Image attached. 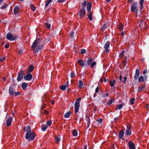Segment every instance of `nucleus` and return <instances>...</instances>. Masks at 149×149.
Here are the masks:
<instances>
[{
	"instance_id": "obj_56",
	"label": "nucleus",
	"mask_w": 149,
	"mask_h": 149,
	"mask_svg": "<svg viewBox=\"0 0 149 149\" xmlns=\"http://www.w3.org/2000/svg\"><path fill=\"white\" fill-rule=\"evenodd\" d=\"M24 49V48H23L21 50H19V54L22 53L23 52V50Z\"/></svg>"
},
{
	"instance_id": "obj_43",
	"label": "nucleus",
	"mask_w": 149,
	"mask_h": 149,
	"mask_svg": "<svg viewBox=\"0 0 149 149\" xmlns=\"http://www.w3.org/2000/svg\"><path fill=\"white\" fill-rule=\"evenodd\" d=\"M81 53L82 54H84L86 52V50L84 49H81L80 50Z\"/></svg>"
},
{
	"instance_id": "obj_3",
	"label": "nucleus",
	"mask_w": 149,
	"mask_h": 149,
	"mask_svg": "<svg viewBox=\"0 0 149 149\" xmlns=\"http://www.w3.org/2000/svg\"><path fill=\"white\" fill-rule=\"evenodd\" d=\"M81 100L80 97L78 98L76 100L74 106L75 110L74 112L75 113H77L78 112V110L79 108L80 102Z\"/></svg>"
},
{
	"instance_id": "obj_7",
	"label": "nucleus",
	"mask_w": 149,
	"mask_h": 149,
	"mask_svg": "<svg viewBox=\"0 0 149 149\" xmlns=\"http://www.w3.org/2000/svg\"><path fill=\"white\" fill-rule=\"evenodd\" d=\"M32 76L31 74L29 73L24 77L25 80L28 81H30L32 78Z\"/></svg>"
},
{
	"instance_id": "obj_16",
	"label": "nucleus",
	"mask_w": 149,
	"mask_h": 149,
	"mask_svg": "<svg viewBox=\"0 0 149 149\" xmlns=\"http://www.w3.org/2000/svg\"><path fill=\"white\" fill-rule=\"evenodd\" d=\"M124 135V132L123 131H120L118 135L120 139H123Z\"/></svg>"
},
{
	"instance_id": "obj_15",
	"label": "nucleus",
	"mask_w": 149,
	"mask_h": 149,
	"mask_svg": "<svg viewBox=\"0 0 149 149\" xmlns=\"http://www.w3.org/2000/svg\"><path fill=\"white\" fill-rule=\"evenodd\" d=\"M21 86L24 90H25L28 86V84L27 83L24 82L22 84Z\"/></svg>"
},
{
	"instance_id": "obj_22",
	"label": "nucleus",
	"mask_w": 149,
	"mask_h": 149,
	"mask_svg": "<svg viewBox=\"0 0 149 149\" xmlns=\"http://www.w3.org/2000/svg\"><path fill=\"white\" fill-rule=\"evenodd\" d=\"M78 63L81 66H84L85 64H84V62L81 60H79L78 61Z\"/></svg>"
},
{
	"instance_id": "obj_62",
	"label": "nucleus",
	"mask_w": 149,
	"mask_h": 149,
	"mask_svg": "<svg viewBox=\"0 0 149 149\" xmlns=\"http://www.w3.org/2000/svg\"><path fill=\"white\" fill-rule=\"evenodd\" d=\"M19 95V92H17L15 93V95L17 96V95Z\"/></svg>"
},
{
	"instance_id": "obj_57",
	"label": "nucleus",
	"mask_w": 149,
	"mask_h": 149,
	"mask_svg": "<svg viewBox=\"0 0 149 149\" xmlns=\"http://www.w3.org/2000/svg\"><path fill=\"white\" fill-rule=\"evenodd\" d=\"M147 70L146 69H144L143 72V74H145L147 72Z\"/></svg>"
},
{
	"instance_id": "obj_12",
	"label": "nucleus",
	"mask_w": 149,
	"mask_h": 149,
	"mask_svg": "<svg viewBox=\"0 0 149 149\" xmlns=\"http://www.w3.org/2000/svg\"><path fill=\"white\" fill-rule=\"evenodd\" d=\"M92 6V3L91 2H88V3L87 5V10L88 12L90 13L91 12V9Z\"/></svg>"
},
{
	"instance_id": "obj_13",
	"label": "nucleus",
	"mask_w": 149,
	"mask_h": 149,
	"mask_svg": "<svg viewBox=\"0 0 149 149\" xmlns=\"http://www.w3.org/2000/svg\"><path fill=\"white\" fill-rule=\"evenodd\" d=\"M109 26V25L107 24L106 23L104 24L101 28V30L102 31H104L106 29H107Z\"/></svg>"
},
{
	"instance_id": "obj_46",
	"label": "nucleus",
	"mask_w": 149,
	"mask_h": 149,
	"mask_svg": "<svg viewBox=\"0 0 149 149\" xmlns=\"http://www.w3.org/2000/svg\"><path fill=\"white\" fill-rule=\"evenodd\" d=\"M9 43H7L4 46V47L5 48L7 49L9 47Z\"/></svg>"
},
{
	"instance_id": "obj_6",
	"label": "nucleus",
	"mask_w": 149,
	"mask_h": 149,
	"mask_svg": "<svg viewBox=\"0 0 149 149\" xmlns=\"http://www.w3.org/2000/svg\"><path fill=\"white\" fill-rule=\"evenodd\" d=\"M110 45V42L109 41H107L105 43L104 48L105 49V50L106 53H108L109 52V49H108Z\"/></svg>"
},
{
	"instance_id": "obj_53",
	"label": "nucleus",
	"mask_w": 149,
	"mask_h": 149,
	"mask_svg": "<svg viewBox=\"0 0 149 149\" xmlns=\"http://www.w3.org/2000/svg\"><path fill=\"white\" fill-rule=\"evenodd\" d=\"M65 0H58L57 2L59 3H62L64 2Z\"/></svg>"
},
{
	"instance_id": "obj_34",
	"label": "nucleus",
	"mask_w": 149,
	"mask_h": 149,
	"mask_svg": "<svg viewBox=\"0 0 149 149\" xmlns=\"http://www.w3.org/2000/svg\"><path fill=\"white\" fill-rule=\"evenodd\" d=\"M90 13L88 15V17L90 20H91L93 19L92 15L91 13Z\"/></svg>"
},
{
	"instance_id": "obj_33",
	"label": "nucleus",
	"mask_w": 149,
	"mask_h": 149,
	"mask_svg": "<svg viewBox=\"0 0 149 149\" xmlns=\"http://www.w3.org/2000/svg\"><path fill=\"white\" fill-rule=\"evenodd\" d=\"M30 7L31 9L33 11H34L36 10V7L35 6L32 4H31L30 5Z\"/></svg>"
},
{
	"instance_id": "obj_45",
	"label": "nucleus",
	"mask_w": 149,
	"mask_h": 149,
	"mask_svg": "<svg viewBox=\"0 0 149 149\" xmlns=\"http://www.w3.org/2000/svg\"><path fill=\"white\" fill-rule=\"evenodd\" d=\"M127 77H124V80H123L122 81V82L123 83H125L126 80H127Z\"/></svg>"
},
{
	"instance_id": "obj_9",
	"label": "nucleus",
	"mask_w": 149,
	"mask_h": 149,
	"mask_svg": "<svg viewBox=\"0 0 149 149\" xmlns=\"http://www.w3.org/2000/svg\"><path fill=\"white\" fill-rule=\"evenodd\" d=\"M137 7V4L136 3L134 2L133 4L132 5L131 7V11H134L136 9Z\"/></svg>"
},
{
	"instance_id": "obj_20",
	"label": "nucleus",
	"mask_w": 149,
	"mask_h": 149,
	"mask_svg": "<svg viewBox=\"0 0 149 149\" xmlns=\"http://www.w3.org/2000/svg\"><path fill=\"white\" fill-rule=\"evenodd\" d=\"M93 61V59L92 58H90L87 61L86 64L85 65V66H86L87 65H90L91 62Z\"/></svg>"
},
{
	"instance_id": "obj_40",
	"label": "nucleus",
	"mask_w": 149,
	"mask_h": 149,
	"mask_svg": "<svg viewBox=\"0 0 149 149\" xmlns=\"http://www.w3.org/2000/svg\"><path fill=\"white\" fill-rule=\"evenodd\" d=\"M6 59V57H3L0 58V61L2 62L3 61Z\"/></svg>"
},
{
	"instance_id": "obj_11",
	"label": "nucleus",
	"mask_w": 149,
	"mask_h": 149,
	"mask_svg": "<svg viewBox=\"0 0 149 149\" xmlns=\"http://www.w3.org/2000/svg\"><path fill=\"white\" fill-rule=\"evenodd\" d=\"M15 92V91H13V88L12 86H10L9 88V93L10 95H13L14 93Z\"/></svg>"
},
{
	"instance_id": "obj_28",
	"label": "nucleus",
	"mask_w": 149,
	"mask_h": 149,
	"mask_svg": "<svg viewBox=\"0 0 149 149\" xmlns=\"http://www.w3.org/2000/svg\"><path fill=\"white\" fill-rule=\"evenodd\" d=\"M73 135L74 136H77L78 135L77 131L75 130H73L72 131Z\"/></svg>"
},
{
	"instance_id": "obj_49",
	"label": "nucleus",
	"mask_w": 149,
	"mask_h": 149,
	"mask_svg": "<svg viewBox=\"0 0 149 149\" xmlns=\"http://www.w3.org/2000/svg\"><path fill=\"white\" fill-rule=\"evenodd\" d=\"M110 85L111 86H113L114 85V83L113 82H112L111 81H110Z\"/></svg>"
},
{
	"instance_id": "obj_4",
	"label": "nucleus",
	"mask_w": 149,
	"mask_h": 149,
	"mask_svg": "<svg viewBox=\"0 0 149 149\" xmlns=\"http://www.w3.org/2000/svg\"><path fill=\"white\" fill-rule=\"evenodd\" d=\"M18 38L17 36H13L12 34L10 33H8L6 35V38L7 39L11 40H15Z\"/></svg>"
},
{
	"instance_id": "obj_61",
	"label": "nucleus",
	"mask_w": 149,
	"mask_h": 149,
	"mask_svg": "<svg viewBox=\"0 0 149 149\" xmlns=\"http://www.w3.org/2000/svg\"><path fill=\"white\" fill-rule=\"evenodd\" d=\"M143 89L142 88H139L138 91H142Z\"/></svg>"
},
{
	"instance_id": "obj_58",
	"label": "nucleus",
	"mask_w": 149,
	"mask_h": 149,
	"mask_svg": "<svg viewBox=\"0 0 149 149\" xmlns=\"http://www.w3.org/2000/svg\"><path fill=\"white\" fill-rule=\"evenodd\" d=\"M50 40H51L50 38H49L48 40H47V39H45V42H47L48 41H49Z\"/></svg>"
},
{
	"instance_id": "obj_51",
	"label": "nucleus",
	"mask_w": 149,
	"mask_h": 149,
	"mask_svg": "<svg viewBox=\"0 0 149 149\" xmlns=\"http://www.w3.org/2000/svg\"><path fill=\"white\" fill-rule=\"evenodd\" d=\"M144 0H140L139 1L140 4L141 5H143Z\"/></svg>"
},
{
	"instance_id": "obj_63",
	"label": "nucleus",
	"mask_w": 149,
	"mask_h": 149,
	"mask_svg": "<svg viewBox=\"0 0 149 149\" xmlns=\"http://www.w3.org/2000/svg\"><path fill=\"white\" fill-rule=\"evenodd\" d=\"M2 79L3 81H5L6 80V77H3Z\"/></svg>"
},
{
	"instance_id": "obj_39",
	"label": "nucleus",
	"mask_w": 149,
	"mask_h": 149,
	"mask_svg": "<svg viewBox=\"0 0 149 149\" xmlns=\"http://www.w3.org/2000/svg\"><path fill=\"white\" fill-rule=\"evenodd\" d=\"M123 25V24H120L119 26V29L120 30L122 31Z\"/></svg>"
},
{
	"instance_id": "obj_31",
	"label": "nucleus",
	"mask_w": 149,
	"mask_h": 149,
	"mask_svg": "<svg viewBox=\"0 0 149 149\" xmlns=\"http://www.w3.org/2000/svg\"><path fill=\"white\" fill-rule=\"evenodd\" d=\"M87 2L85 0L84 3L81 4L82 8L85 9V7L86 6Z\"/></svg>"
},
{
	"instance_id": "obj_2",
	"label": "nucleus",
	"mask_w": 149,
	"mask_h": 149,
	"mask_svg": "<svg viewBox=\"0 0 149 149\" xmlns=\"http://www.w3.org/2000/svg\"><path fill=\"white\" fill-rule=\"evenodd\" d=\"M25 138L28 141L33 140L35 139V134L34 132H27L26 134Z\"/></svg>"
},
{
	"instance_id": "obj_17",
	"label": "nucleus",
	"mask_w": 149,
	"mask_h": 149,
	"mask_svg": "<svg viewBox=\"0 0 149 149\" xmlns=\"http://www.w3.org/2000/svg\"><path fill=\"white\" fill-rule=\"evenodd\" d=\"M126 134L127 135H130L131 134V131L130 130V128L129 127L127 126V129L125 131Z\"/></svg>"
},
{
	"instance_id": "obj_37",
	"label": "nucleus",
	"mask_w": 149,
	"mask_h": 149,
	"mask_svg": "<svg viewBox=\"0 0 149 149\" xmlns=\"http://www.w3.org/2000/svg\"><path fill=\"white\" fill-rule=\"evenodd\" d=\"M45 25L46 26V27L48 29H50L51 28V25L47 23H45Z\"/></svg>"
},
{
	"instance_id": "obj_47",
	"label": "nucleus",
	"mask_w": 149,
	"mask_h": 149,
	"mask_svg": "<svg viewBox=\"0 0 149 149\" xmlns=\"http://www.w3.org/2000/svg\"><path fill=\"white\" fill-rule=\"evenodd\" d=\"M7 7V6L6 5H4L2 6L1 8V9H5Z\"/></svg>"
},
{
	"instance_id": "obj_1",
	"label": "nucleus",
	"mask_w": 149,
	"mask_h": 149,
	"mask_svg": "<svg viewBox=\"0 0 149 149\" xmlns=\"http://www.w3.org/2000/svg\"><path fill=\"white\" fill-rule=\"evenodd\" d=\"M40 40L39 39H36L33 43L31 49L33 50L34 53H37L39 50H40L43 47L42 45H38Z\"/></svg>"
},
{
	"instance_id": "obj_36",
	"label": "nucleus",
	"mask_w": 149,
	"mask_h": 149,
	"mask_svg": "<svg viewBox=\"0 0 149 149\" xmlns=\"http://www.w3.org/2000/svg\"><path fill=\"white\" fill-rule=\"evenodd\" d=\"M52 121L51 120H49L47 122L46 124L47 127L49 126L51 124Z\"/></svg>"
},
{
	"instance_id": "obj_29",
	"label": "nucleus",
	"mask_w": 149,
	"mask_h": 149,
	"mask_svg": "<svg viewBox=\"0 0 149 149\" xmlns=\"http://www.w3.org/2000/svg\"><path fill=\"white\" fill-rule=\"evenodd\" d=\"M125 53V51L123 50L121 51L119 55V57L120 58H122L123 56L124 55Z\"/></svg>"
},
{
	"instance_id": "obj_59",
	"label": "nucleus",
	"mask_w": 149,
	"mask_h": 149,
	"mask_svg": "<svg viewBox=\"0 0 149 149\" xmlns=\"http://www.w3.org/2000/svg\"><path fill=\"white\" fill-rule=\"evenodd\" d=\"M123 65L125 66L126 64V62L125 61H124L123 62Z\"/></svg>"
},
{
	"instance_id": "obj_52",
	"label": "nucleus",
	"mask_w": 149,
	"mask_h": 149,
	"mask_svg": "<svg viewBox=\"0 0 149 149\" xmlns=\"http://www.w3.org/2000/svg\"><path fill=\"white\" fill-rule=\"evenodd\" d=\"M75 73L74 72H72L71 73L70 75V77L71 78H72L74 76Z\"/></svg>"
},
{
	"instance_id": "obj_48",
	"label": "nucleus",
	"mask_w": 149,
	"mask_h": 149,
	"mask_svg": "<svg viewBox=\"0 0 149 149\" xmlns=\"http://www.w3.org/2000/svg\"><path fill=\"white\" fill-rule=\"evenodd\" d=\"M102 119L100 118L97 121V122L100 124H101V123H102Z\"/></svg>"
},
{
	"instance_id": "obj_50",
	"label": "nucleus",
	"mask_w": 149,
	"mask_h": 149,
	"mask_svg": "<svg viewBox=\"0 0 149 149\" xmlns=\"http://www.w3.org/2000/svg\"><path fill=\"white\" fill-rule=\"evenodd\" d=\"M113 100H111L109 101L108 102V105H110V104H112V102H113Z\"/></svg>"
},
{
	"instance_id": "obj_24",
	"label": "nucleus",
	"mask_w": 149,
	"mask_h": 149,
	"mask_svg": "<svg viewBox=\"0 0 149 149\" xmlns=\"http://www.w3.org/2000/svg\"><path fill=\"white\" fill-rule=\"evenodd\" d=\"M68 87L67 85H65V84L64 85H63L60 87V89L63 90L64 91L65 90V88H68Z\"/></svg>"
},
{
	"instance_id": "obj_19",
	"label": "nucleus",
	"mask_w": 149,
	"mask_h": 149,
	"mask_svg": "<svg viewBox=\"0 0 149 149\" xmlns=\"http://www.w3.org/2000/svg\"><path fill=\"white\" fill-rule=\"evenodd\" d=\"M19 11V6H16L14 9V13L15 14H16L18 13Z\"/></svg>"
},
{
	"instance_id": "obj_10",
	"label": "nucleus",
	"mask_w": 149,
	"mask_h": 149,
	"mask_svg": "<svg viewBox=\"0 0 149 149\" xmlns=\"http://www.w3.org/2000/svg\"><path fill=\"white\" fill-rule=\"evenodd\" d=\"M12 120V119L11 117L8 118L6 121V125L7 126L9 127L11 124V122Z\"/></svg>"
},
{
	"instance_id": "obj_14",
	"label": "nucleus",
	"mask_w": 149,
	"mask_h": 149,
	"mask_svg": "<svg viewBox=\"0 0 149 149\" xmlns=\"http://www.w3.org/2000/svg\"><path fill=\"white\" fill-rule=\"evenodd\" d=\"M24 131L25 132H31V129L29 126H27L25 127L24 128Z\"/></svg>"
},
{
	"instance_id": "obj_41",
	"label": "nucleus",
	"mask_w": 149,
	"mask_h": 149,
	"mask_svg": "<svg viewBox=\"0 0 149 149\" xmlns=\"http://www.w3.org/2000/svg\"><path fill=\"white\" fill-rule=\"evenodd\" d=\"M140 74V71L139 70L137 69L136 70V72H135V74L137 75H139Z\"/></svg>"
},
{
	"instance_id": "obj_38",
	"label": "nucleus",
	"mask_w": 149,
	"mask_h": 149,
	"mask_svg": "<svg viewBox=\"0 0 149 149\" xmlns=\"http://www.w3.org/2000/svg\"><path fill=\"white\" fill-rule=\"evenodd\" d=\"M55 138L56 142H59L60 141L61 139L59 136L56 137Z\"/></svg>"
},
{
	"instance_id": "obj_30",
	"label": "nucleus",
	"mask_w": 149,
	"mask_h": 149,
	"mask_svg": "<svg viewBox=\"0 0 149 149\" xmlns=\"http://www.w3.org/2000/svg\"><path fill=\"white\" fill-rule=\"evenodd\" d=\"M47 126L45 125H43L42 126L41 129L42 131H45L47 128Z\"/></svg>"
},
{
	"instance_id": "obj_25",
	"label": "nucleus",
	"mask_w": 149,
	"mask_h": 149,
	"mask_svg": "<svg viewBox=\"0 0 149 149\" xmlns=\"http://www.w3.org/2000/svg\"><path fill=\"white\" fill-rule=\"evenodd\" d=\"M139 82H141L144 81V79L142 76H141L139 79Z\"/></svg>"
},
{
	"instance_id": "obj_26",
	"label": "nucleus",
	"mask_w": 149,
	"mask_h": 149,
	"mask_svg": "<svg viewBox=\"0 0 149 149\" xmlns=\"http://www.w3.org/2000/svg\"><path fill=\"white\" fill-rule=\"evenodd\" d=\"M124 105V104H123V103H122L120 104H118L117 105V109H118V110L120 109L123 107Z\"/></svg>"
},
{
	"instance_id": "obj_18",
	"label": "nucleus",
	"mask_w": 149,
	"mask_h": 149,
	"mask_svg": "<svg viewBox=\"0 0 149 149\" xmlns=\"http://www.w3.org/2000/svg\"><path fill=\"white\" fill-rule=\"evenodd\" d=\"M23 77V71L21 70L19 72V81Z\"/></svg>"
},
{
	"instance_id": "obj_32",
	"label": "nucleus",
	"mask_w": 149,
	"mask_h": 149,
	"mask_svg": "<svg viewBox=\"0 0 149 149\" xmlns=\"http://www.w3.org/2000/svg\"><path fill=\"white\" fill-rule=\"evenodd\" d=\"M52 0H48L47 1L46 3V4H45V7H47L48 6V5L49 3H50L52 2Z\"/></svg>"
},
{
	"instance_id": "obj_21",
	"label": "nucleus",
	"mask_w": 149,
	"mask_h": 149,
	"mask_svg": "<svg viewBox=\"0 0 149 149\" xmlns=\"http://www.w3.org/2000/svg\"><path fill=\"white\" fill-rule=\"evenodd\" d=\"M71 114V112L68 111L64 115V117L65 118H68L70 117Z\"/></svg>"
},
{
	"instance_id": "obj_27",
	"label": "nucleus",
	"mask_w": 149,
	"mask_h": 149,
	"mask_svg": "<svg viewBox=\"0 0 149 149\" xmlns=\"http://www.w3.org/2000/svg\"><path fill=\"white\" fill-rule=\"evenodd\" d=\"M83 86V82L79 80V81L78 86L79 88H81Z\"/></svg>"
},
{
	"instance_id": "obj_64",
	"label": "nucleus",
	"mask_w": 149,
	"mask_h": 149,
	"mask_svg": "<svg viewBox=\"0 0 149 149\" xmlns=\"http://www.w3.org/2000/svg\"><path fill=\"white\" fill-rule=\"evenodd\" d=\"M90 121L89 120H88V123H87V124L88 125V127L89 126V125H90Z\"/></svg>"
},
{
	"instance_id": "obj_5",
	"label": "nucleus",
	"mask_w": 149,
	"mask_h": 149,
	"mask_svg": "<svg viewBox=\"0 0 149 149\" xmlns=\"http://www.w3.org/2000/svg\"><path fill=\"white\" fill-rule=\"evenodd\" d=\"M85 14V9L82 8L80 10L78 15L80 17L82 18L84 17Z\"/></svg>"
},
{
	"instance_id": "obj_55",
	"label": "nucleus",
	"mask_w": 149,
	"mask_h": 149,
	"mask_svg": "<svg viewBox=\"0 0 149 149\" xmlns=\"http://www.w3.org/2000/svg\"><path fill=\"white\" fill-rule=\"evenodd\" d=\"M99 89L98 87H97L95 89V92L96 93H98L99 92Z\"/></svg>"
},
{
	"instance_id": "obj_8",
	"label": "nucleus",
	"mask_w": 149,
	"mask_h": 149,
	"mask_svg": "<svg viewBox=\"0 0 149 149\" xmlns=\"http://www.w3.org/2000/svg\"><path fill=\"white\" fill-rule=\"evenodd\" d=\"M128 144L129 149H135V145L132 141H129Z\"/></svg>"
},
{
	"instance_id": "obj_42",
	"label": "nucleus",
	"mask_w": 149,
	"mask_h": 149,
	"mask_svg": "<svg viewBox=\"0 0 149 149\" xmlns=\"http://www.w3.org/2000/svg\"><path fill=\"white\" fill-rule=\"evenodd\" d=\"M135 100L134 98H132L130 100V102L131 104L132 105L134 104V101Z\"/></svg>"
},
{
	"instance_id": "obj_23",
	"label": "nucleus",
	"mask_w": 149,
	"mask_h": 149,
	"mask_svg": "<svg viewBox=\"0 0 149 149\" xmlns=\"http://www.w3.org/2000/svg\"><path fill=\"white\" fill-rule=\"evenodd\" d=\"M34 69V67L32 65H30L28 68V71L29 72H31Z\"/></svg>"
},
{
	"instance_id": "obj_60",
	"label": "nucleus",
	"mask_w": 149,
	"mask_h": 149,
	"mask_svg": "<svg viewBox=\"0 0 149 149\" xmlns=\"http://www.w3.org/2000/svg\"><path fill=\"white\" fill-rule=\"evenodd\" d=\"M122 79V76L121 75H120L119 78V81H121Z\"/></svg>"
},
{
	"instance_id": "obj_35",
	"label": "nucleus",
	"mask_w": 149,
	"mask_h": 149,
	"mask_svg": "<svg viewBox=\"0 0 149 149\" xmlns=\"http://www.w3.org/2000/svg\"><path fill=\"white\" fill-rule=\"evenodd\" d=\"M70 36L72 39H73L76 36V35H74V33L73 32L71 31L70 33Z\"/></svg>"
},
{
	"instance_id": "obj_44",
	"label": "nucleus",
	"mask_w": 149,
	"mask_h": 149,
	"mask_svg": "<svg viewBox=\"0 0 149 149\" xmlns=\"http://www.w3.org/2000/svg\"><path fill=\"white\" fill-rule=\"evenodd\" d=\"M96 62H93L91 65V68H93V67L96 65Z\"/></svg>"
},
{
	"instance_id": "obj_54",
	"label": "nucleus",
	"mask_w": 149,
	"mask_h": 149,
	"mask_svg": "<svg viewBox=\"0 0 149 149\" xmlns=\"http://www.w3.org/2000/svg\"><path fill=\"white\" fill-rule=\"evenodd\" d=\"M139 76V75H137L135 74L134 77V79L135 80H136L138 79Z\"/></svg>"
}]
</instances>
